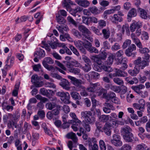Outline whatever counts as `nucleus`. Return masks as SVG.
<instances>
[{
  "label": "nucleus",
  "instance_id": "f257e3e1",
  "mask_svg": "<svg viewBox=\"0 0 150 150\" xmlns=\"http://www.w3.org/2000/svg\"><path fill=\"white\" fill-rule=\"evenodd\" d=\"M56 95L60 97L61 101L64 103L69 104L70 103V96L68 92L63 91H59L56 93Z\"/></svg>",
  "mask_w": 150,
  "mask_h": 150
},
{
  "label": "nucleus",
  "instance_id": "f03ea898",
  "mask_svg": "<svg viewBox=\"0 0 150 150\" xmlns=\"http://www.w3.org/2000/svg\"><path fill=\"white\" fill-rule=\"evenodd\" d=\"M149 62V61L142 60L141 57H139L134 61V64L136 67L140 70L143 69L145 67L148 66Z\"/></svg>",
  "mask_w": 150,
  "mask_h": 150
},
{
  "label": "nucleus",
  "instance_id": "7ed1b4c3",
  "mask_svg": "<svg viewBox=\"0 0 150 150\" xmlns=\"http://www.w3.org/2000/svg\"><path fill=\"white\" fill-rule=\"evenodd\" d=\"M121 137L120 135L114 134L112 136V139L111 140V142L116 146H121L122 145V143L121 140Z\"/></svg>",
  "mask_w": 150,
  "mask_h": 150
},
{
  "label": "nucleus",
  "instance_id": "20e7f679",
  "mask_svg": "<svg viewBox=\"0 0 150 150\" xmlns=\"http://www.w3.org/2000/svg\"><path fill=\"white\" fill-rule=\"evenodd\" d=\"M67 77L71 80V83L77 87L83 88V87L82 86V81L80 79H78L75 77L71 76H68Z\"/></svg>",
  "mask_w": 150,
  "mask_h": 150
},
{
  "label": "nucleus",
  "instance_id": "39448f33",
  "mask_svg": "<svg viewBox=\"0 0 150 150\" xmlns=\"http://www.w3.org/2000/svg\"><path fill=\"white\" fill-rule=\"evenodd\" d=\"M99 84L98 83H91L89 86L86 88V90L91 92H97V90L100 89L99 87Z\"/></svg>",
  "mask_w": 150,
  "mask_h": 150
},
{
  "label": "nucleus",
  "instance_id": "423d86ee",
  "mask_svg": "<svg viewBox=\"0 0 150 150\" xmlns=\"http://www.w3.org/2000/svg\"><path fill=\"white\" fill-rule=\"evenodd\" d=\"M123 138L125 141L127 142H133L138 140L137 137L134 138L132 133H129V134L124 135Z\"/></svg>",
  "mask_w": 150,
  "mask_h": 150
},
{
  "label": "nucleus",
  "instance_id": "0eeeda50",
  "mask_svg": "<svg viewBox=\"0 0 150 150\" xmlns=\"http://www.w3.org/2000/svg\"><path fill=\"white\" fill-rule=\"evenodd\" d=\"M14 60V58L13 57L8 55L5 62V67L6 69H8L12 67L13 65Z\"/></svg>",
  "mask_w": 150,
  "mask_h": 150
},
{
  "label": "nucleus",
  "instance_id": "6e6552de",
  "mask_svg": "<svg viewBox=\"0 0 150 150\" xmlns=\"http://www.w3.org/2000/svg\"><path fill=\"white\" fill-rule=\"evenodd\" d=\"M142 26V23L138 21L136 22L133 21V23L131 24L130 26V29L132 32H134L137 28L138 29L140 28Z\"/></svg>",
  "mask_w": 150,
  "mask_h": 150
},
{
  "label": "nucleus",
  "instance_id": "1a4fd4ad",
  "mask_svg": "<svg viewBox=\"0 0 150 150\" xmlns=\"http://www.w3.org/2000/svg\"><path fill=\"white\" fill-rule=\"evenodd\" d=\"M96 140L94 138H92L91 141H89L88 146L89 150H98V146L95 142Z\"/></svg>",
  "mask_w": 150,
  "mask_h": 150
},
{
  "label": "nucleus",
  "instance_id": "9d476101",
  "mask_svg": "<svg viewBox=\"0 0 150 150\" xmlns=\"http://www.w3.org/2000/svg\"><path fill=\"white\" fill-rule=\"evenodd\" d=\"M111 21L114 24H117L118 22H120L122 21V18L119 16L117 14H114L113 16H111L110 18Z\"/></svg>",
  "mask_w": 150,
  "mask_h": 150
},
{
  "label": "nucleus",
  "instance_id": "9b49d317",
  "mask_svg": "<svg viewBox=\"0 0 150 150\" xmlns=\"http://www.w3.org/2000/svg\"><path fill=\"white\" fill-rule=\"evenodd\" d=\"M104 107L103 108V110L105 113H108L110 112V110H114V108L113 105L110 103L105 102L104 104Z\"/></svg>",
  "mask_w": 150,
  "mask_h": 150
},
{
  "label": "nucleus",
  "instance_id": "f8f14e48",
  "mask_svg": "<svg viewBox=\"0 0 150 150\" xmlns=\"http://www.w3.org/2000/svg\"><path fill=\"white\" fill-rule=\"evenodd\" d=\"M79 30L82 33V35L85 36L86 34L88 35H89L91 34V32L89 30L84 26L80 25L78 27Z\"/></svg>",
  "mask_w": 150,
  "mask_h": 150
},
{
  "label": "nucleus",
  "instance_id": "ddd939ff",
  "mask_svg": "<svg viewBox=\"0 0 150 150\" xmlns=\"http://www.w3.org/2000/svg\"><path fill=\"white\" fill-rule=\"evenodd\" d=\"M60 85L63 88L66 90H69L70 89L69 86L70 84L68 81L65 79H62L60 83Z\"/></svg>",
  "mask_w": 150,
  "mask_h": 150
},
{
  "label": "nucleus",
  "instance_id": "4468645a",
  "mask_svg": "<svg viewBox=\"0 0 150 150\" xmlns=\"http://www.w3.org/2000/svg\"><path fill=\"white\" fill-rule=\"evenodd\" d=\"M55 63L56 64L60 67L62 69L56 67V68L57 70L59 71L60 72L63 74H64L65 75L66 74V72L64 71H66L67 70V68L66 67L59 62L57 60L55 61Z\"/></svg>",
  "mask_w": 150,
  "mask_h": 150
},
{
  "label": "nucleus",
  "instance_id": "2eb2a0df",
  "mask_svg": "<svg viewBox=\"0 0 150 150\" xmlns=\"http://www.w3.org/2000/svg\"><path fill=\"white\" fill-rule=\"evenodd\" d=\"M54 63V61L52 59L49 57H47L45 58L42 62V64L43 66L46 68L50 66L48 64H52Z\"/></svg>",
  "mask_w": 150,
  "mask_h": 150
},
{
  "label": "nucleus",
  "instance_id": "dca6fc26",
  "mask_svg": "<svg viewBox=\"0 0 150 150\" xmlns=\"http://www.w3.org/2000/svg\"><path fill=\"white\" fill-rule=\"evenodd\" d=\"M83 10L82 8L77 6L74 9H71L70 11V13L73 16H77L78 17H79L81 16L80 15L76 14V13L78 12H80Z\"/></svg>",
  "mask_w": 150,
  "mask_h": 150
},
{
  "label": "nucleus",
  "instance_id": "f3484780",
  "mask_svg": "<svg viewBox=\"0 0 150 150\" xmlns=\"http://www.w3.org/2000/svg\"><path fill=\"white\" fill-rule=\"evenodd\" d=\"M130 36L132 40L137 47H140L141 46L142 44L141 42L139 39L137 38L135 33H132Z\"/></svg>",
  "mask_w": 150,
  "mask_h": 150
},
{
  "label": "nucleus",
  "instance_id": "a211bd4d",
  "mask_svg": "<svg viewBox=\"0 0 150 150\" xmlns=\"http://www.w3.org/2000/svg\"><path fill=\"white\" fill-rule=\"evenodd\" d=\"M137 14V10L134 8H132L130 10L127 14V19L129 21L131 20V18L136 16Z\"/></svg>",
  "mask_w": 150,
  "mask_h": 150
},
{
  "label": "nucleus",
  "instance_id": "6ab92c4d",
  "mask_svg": "<svg viewBox=\"0 0 150 150\" xmlns=\"http://www.w3.org/2000/svg\"><path fill=\"white\" fill-rule=\"evenodd\" d=\"M145 87V86L144 85L140 84L136 86H132L131 88L133 90L139 95L142 91L141 90L144 88Z\"/></svg>",
  "mask_w": 150,
  "mask_h": 150
},
{
  "label": "nucleus",
  "instance_id": "aec40b11",
  "mask_svg": "<svg viewBox=\"0 0 150 150\" xmlns=\"http://www.w3.org/2000/svg\"><path fill=\"white\" fill-rule=\"evenodd\" d=\"M132 129L128 126H126L122 127L120 130L123 136L125 135L129 134V133H132Z\"/></svg>",
  "mask_w": 150,
  "mask_h": 150
},
{
  "label": "nucleus",
  "instance_id": "412c9836",
  "mask_svg": "<svg viewBox=\"0 0 150 150\" xmlns=\"http://www.w3.org/2000/svg\"><path fill=\"white\" fill-rule=\"evenodd\" d=\"M75 1L79 5L84 7L88 6L90 4L89 1L87 0H75Z\"/></svg>",
  "mask_w": 150,
  "mask_h": 150
},
{
  "label": "nucleus",
  "instance_id": "4be33fe9",
  "mask_svg": "<svg viewBox=\"0 0 150 150\" xmlns=\"http://www.w3.org/2000/svg\"><path fill=\"white\" fill-rule=\"evenodd\" d=\"M56 28L59 32L63 33L64 31H67L69 29L67 26L66 25H57Z\"/></svg>",
  "mask_w": 150,
  "mask_h": 150
},
{
  "label": "nucleus",
  "instance_id": "5701e85b",
  "mask_svg": "<svg viewBox=\"0 0 150 150\" xmlns=\"http://www.w3.org/2000/svg\"><path fill=\"white\" fill-rule=\"evenodd\" d=\"M79 131L80 132V133L77 132V134L79 137H80L81 136L82 134H83L82 137L83 139L84 140H86L88 138V135L87 134H86V132L84 130V129L82 127H80L79 128Z\"/></svg>",
  "mask_w": 150,
  "mask_h": 150
},
{
  "label": "nucleus",
  "instance_id": "b1692460",
  "mask_svg": "<svg viewBox=\"0 0 150 150\" xmlns=\"http://www.w3.org/2000/svg\"><path fill=\"white\" fill-rule=\"evenodd\" d=\"M102 33L103 35V38L107 39L109 38L110 35V31L108 28H104L102 30Z\"/></svg>",
  "mask_w": 150,
  "mask_h": 150
},
{
  "label": "nucleus",
  "instance_id": "393cba45",
  "mask_svg": "<svg viewBox=\"0 0 150 150\" xmlns=\"http://www.w3.org/2000/svg\"><path fill=\"white\" fill-rule=\"evenodd\" d=\"M66 136L68 138L72 139L75 143L77 142L78 141V139L76 134L73 132L68 133Z\"/></svg>",
  "mask_w": 150,
  "mask_h": 150
},
{
  "label": "nucleus",
  "instance_id": "a878e982",
  "mask_svg": "<svg viewBox=\"0 0 150 150\" xmlns=\"http://www.w3.org/2000/svg\"><path fill=\"white\" fill-rule=\"evenodd\" d=\"M45 54V51L42 49H40L35 53L34 56L40 58L44 57Z\"/></svg>",
  "mask_w": 150,
  "mask_h": 150
},
{
  "label": "nucleus",
  "instance_id": "bb28decb",
  "mask_svg": "<svg viewBox=\"0 0 150 150\" xmlns=\"http://www.w3.org/2000/svg\"><path fill=\"white\" fill-rule=\"evenodd\" d=\"M69 115L70 117L73 119L71 120V122H76L78 124H81V121L76 116L74 112H71L70 113Z\"/></svg>",
  "mask_w": 150,
  "mask_h": 150
},
{
  "label": "nucleus",
  "instance_id": "cd10ccee",
  "mask_svg": "<svg viewBox=\"0 0 150 150\" xmlns=\"http://www.w3.org/2000/svg\"><path fill=\"white\" fill-rule=\"evenodd\" d=\"M127 61V59L125 58H123L122 59L120 63V69L123 70H125L127 69V64L126 62Z\"/></svg>",
  "mask_w": 150,
  "mask_h": 150
},
{
  "label": "nucleus",
  "instance_id": "c85d7f7f",
  "mask_svg": "<svg viewBox=\"0 0 150 150\" xmlns=\"http://www.w3.org/2000/svg\"><path fill=\"white\" fill-rule=\"evenodd\" d=\"M111 128L105 124L103 128V131L108 136H110L111 134Z\"/></svg>",
  "mask_w": 150,
  "mask_h": 150
},
{
  "label": "nucleus",
  "instance_id": "c756f323",
  "mask_svg": "<svg viewBox=\"0 0 150 150\" xmlns=\"http://www.w3.org/2000/svg\"><path fill=\"white\" fill-rule=\"evenodd\" d=\"M139 10L140 16L142 18L147 19V14L146 11L141 8H139Z\"/></svg>",
  "mask_w": 150,
  "mask_h": 150
},
{
  "label": "nucleus",
  "instance_id": "7c9ffc66",
  "mask_svg": "<svg viewBox=\"0 0 150 150\" xmlns=\"http://www.w3.org/2000/svg\"><path fill=\"white\" fill-rule=\"evenodd\" d=\"M56 19L57 22L60 24H63L65 23V20L59 13L56 14Z\"/></svg>",
  "mask_w": 150,
  "mask_h": 150
},
{
  "label": "nucleus",
  "instance_id": "2f4dec72",
  "mask_svg": "<svg viewBox=\"0 0 150 150\" xmlns=\"http://www.w3.org/2000/svg\"><path fill=\"white\" fill-rule=\"evenodd\" d=\"M72 34L76 38L80 39L81 38L82 36L81 33L77 30L73 29L71 30Z\"/></svg>",
  "mask_w": 150,
  "mask_h": 150
},
{
  "label": "nucleus",
  "instance_id": "473e14b6",
  "mask_svg": "<svg viewBox=\"0 0 150 150\" xmlns=\"http://www.w3.org/2000/svg\"><path fill=\"white\" fill-rule=\"evenodd\" d=\"M118 77H126L127 76V72L122 71L120 69H115Z\"/></svg>",
  "mask_w": 150,
  "mask_h": 150
},
{
  "label": "nucleus",
  "instance_id": "72a5a7b5",
  "mask_svg": "<svg viewBox=\"0 0 150 150\" xmlns=\"http://www.w3.org/2000/svg\"><path fill=\"white\" fill-rule=\"evenodd\" d=\"M115 57V54L110 53L108 58L106 62L107 64L108 65H111L112 64L113 61V59Z\"/></svg>",
  "mask_w": 150,
  "mask_h": 150
},
{
  "label": "nucleus",
  "instance_id": "f704fd0d",
  "mask_svg": "<svg viewBox=\"0 0 150 150\" xmlns=\"http://www.w3.org/2000/svg\"><path fill=\"white\" fill-rule=\"evenodd\" d=\"M90 58L92 60L96 62L98 64L100 65L101 64V59L98 57V55L91 56Z\"/></svg>",
  "mask_w": 150,
  "mask_h": 150
},
{
  "label": "nucleus",
  "instance_id": "c9c22d12",
  "mask_svg": "<svg viewBox=\"0 0 150 150\" xmlns=\"http://www.w3.org/2000/svg\"><path fill=\"white\" fill-rule=\"evenodd\" d=\"M48 43L52 48L55 49L57 47V44L58 43V40L56 38H54L53 41H52L51 42L49 41Z\"/></svg>",
  "mask_w": 150,
  "mask_h": 150
},
{
  "label": "nucleus",
  "instance_id": "e433bc0d",
  "mask_svg": "<svg viewBox=\"0 0 150 150\" xmlns=\"http://www.w3.org/2000/svg\"><path fill=\"white\" fill-rule=\"evenodd\" d=\"M140 69L134 67L133 70H130L128 71V73L132 76H135L138 74L140 71Z\"/></svg>",
  "mask_w": 150,
  "mask_h": 150
},
{
  "label": "nucleus",
  "instance_id": "4c0bfd02",
  "mask_svg": "<svg viewBox=\"0 0 150 150\" xmlns=\"http://www.w3.org/2000/svg\"><path fill=\"white\" fill-rule=\"evenodd\" d=\"M125 54L128 57L132 56L135 57L137 53L136 52H132L129 49H127L125 51Z\"/></svg>",
  "mask_w": 150,
  "mask_h": 150
},
{
  "label": "nucleus",
  "instance_id": "58836bf2",
  "mask_svg": "<svg viewBox=\"0 0 150 150\" xmlns=\"http://www.w3.org/2000/svg\"><path fill=\"white\" fill-rule=\"evenodd\" d=\"M88 10L91 13L94 14H97L100 13V11L95 6L89 8Z\"/></svg>",
  "mask_w": 150,
  "mask_h": 150
},
{
  "label": "nucleus",
  "instance_id": "ea45409f",
  "mask_svg": "<svg viewBox=\"0 0 150 150\" xmlns=\"http://www.w3.org/2000/svg\"><path fill=\"white\" fill-rule=\"evenodd\" d=\"M139 48V52L142 54L146 53L149 52L150 51L149 49L146 47H142V44H141V46L140 47H138Z\"/></svg>",
  "mask_w": 150,
  "mask_h": 150
},
{
  "label": "nucleus",
  "instance_id": "a19ab883",
  "mask_svg": "<svg viewBox=\"0 0 150 150\" xmlns=\"http://www.w3.org/2000/svg\"><path fill=\"white\" fill-rule=\"evenodd\" d=\"M71 97L74 99L76 100L77 99L79 100L81 99L79 94L76 92H72L70 93Z\"/></svg>",
  "mask_w": 150,
  "mask_h": 150
},
{
  "label": "nucleus",
  "instance_id": "79ce46f5",
  "mask_svg": "<svg viewBox=\"0 0 150 150\" xmlns=\"http://www.w3.org/2000/svg\"><path fill=\"white\" fill-rule=\"evenodd\" d=\"M81 70L80 69L76 68H73L69 69V72L76 75H79Z\"/></svg>",
  "mask_w": 150,
  "mask_h": 150
},
{
  "label": "nucleus",
  "instance_id": "37998d69",
  "mask_svg": "<svg viewBox=\"0 0 150 150\" xmlns=\"http://www.w3.org/2000/svg\"><path fill=\"white\" fill-rule=\"evenodd\" d=\"M57 105L55 103L53 102L52 103H47L45 106L47 109L50 110H51L57 106Z\"/></svg>",
  "mask_w": 150,
  "mask_h": 150
},
{
  "label": "nucleus",
  "instance_id": "c03bdc74",
  "mask_svg": "<svg viewBox=\"0 0 150 150\" xmlns=\"http://www.w3.org/2000/svg\"><path fill=\"white\" fill-rule=\"evenodd\" d=\"M91 78L93 79H97L99 78V74L97 72L92 71L89 73Z\"/></svg>",
  "mask_w": 150,
  "mask_h": 150
},
{
  "label": "nucleus",
  "instance_id": "a18cd8bd",
  "mask_svg": "<svg viewBox=\"0 0 150 150\" xmlns=\"http://www.w3.org/2000/svg\"><path fill=\"white\" fill-rule=\"evenodd\" d=\"M71 123L72 124L71 127L73 129V131L74 132H76L78 130L79 128H78V126L81 124H79L78 123L74 122Z\"/></svg>",
  "mask_w": 150,
  "mask_h": 150
},
{
  "label": "nucleus",
  "instance_id": "49530a36",
  "mask_svg": "<svg viewBox=\"0 0 150 150\" xmlns=\"http://www.w3.org/2000/svg\"><path fill=\"white\" fill-rule=\"evenodd\" d=\"M113 81L117 84L122 85L124 84L123 81L120 78L118 77H115L113 79Z\"/></svg>",
  "mask_w": 150,
  "mask_h": 150
},
{
  "label": "nucleus",
  "instance_id": "de8ad7c7",
  "mask_svg": "<svg viewBox=\"0 0 150 150\" xmlns=\"http://www.w3.org/2000/svg\"><path fill=\"white\" fill-rule=\"evenodd\" d=\"M100 121L105 122L107 121L109 119V115H102L100 116L99 117Z\"/></svg>",
  "mask_w": 150,
  "mask_h": 150
},
{
  "label": "nucleus",
  "instance_id": "09e8293b",
  "mask_svg": "<svg viewBox=\"0 0 150 150\" xmlns=\"http://www.w3.org/2000/svg\"><path fill=\"white\" fill-rule=\"evenodd\" d=\"M56 108L54 109L51 112L54 115H58L59 113V110L61 108V106L59 105H57Z\"/></svg>",
  "mask_w": 150,
  "mask_h": 150
},
{
  "label": "nucleus",
  "instance_id": "8fccbe9b",
  "mask_svg": "<svg viewBox=\"0 0 150 150\" xmlns=\"http://www.w3.org/2000/svg\"><path fill=\"white\" fill-rule=\"evenodd\" d=\"M146 147V145L144 143L137 145L135 148V150H144Z\"/></svg>",
  "mask_w": 150,
  "mask_h": 150
},
{
  "label": "nucleus",
  "instance_id": "3c124183",
  "mask_svg": "<svg viewBox=\"0 0 150 150\" xmlns=\"http://www.w3.org/2000/svg\"><path fill=\"white\" fill-rule=\"evenodd\" d=\"M74 45L78 48H81V47L84 45V43L80 40H78L77 41H75L74 42Z\"/></svg>",
  "mask_w": 150,
  "mask_h": 150
},
{
  "label": "nucleus",
  "instance_id": "603ef678",
  "mask_svg": "<svg viewBox=\"0 0 150 150\" xmlns=\"http://www.w3.org/2000/svg\"><path fill=\"white\" fill-rule=\"evenodd\" d=\"M131 41L129 39H127L124 42L122 45V48L123 49H125L128 46H129L131 44Z\"/></svg>",
  "mask_w": 150,
  "mask_h": 150
},
{
  "label": "nucleus",
  "instance_id": "864d4df0",
  "mask_svg": "<svg viewBox=\"0 0 150 150\" xmlns=\"http://www.w3.org/2000/svg\"><path fill=\"white\" fill-rule=\"evenodd\" d=\"M23 127L24 129V132H28L29 129H31L32 127L30 125L25 122L24 124Z\"/></svg>",
  "mask_w": 150,
  "mask_h": 150
},
{
  "label": "nucleus",
  "instance_id": "5fc2aeb1",
  "mask_svg": "<svg viewBox=\"0 0 150 150\" xmlns=\"http://www.w3.org/2000/svg\"><path fill=\"white\" fill-rule=\"evenodd\" d=\"M81 114L82 117L85 119L89 116H91L92 113L89 111H85L82 112Z\"/></svg>",
  "mask_w": 150,
  "mask_h": 150
},
{
  "label": "nucleus",
  "instance_id": "6e6d98bb",
  "mask_svg": "<svg viewBox=\"0 0 150 150\" xmlns=\"http://www.w3.org/2000/svg\"><path fill=\"white\" fill-rule=\"evenodd\" d=\"M90 96L91 98V101L92 103V106H93V107H95L97 101L95 99V98L96 97V96L95 94L93 93L92 94H91Z\"/></svg>",
  "mask_w": 150,
  "mask_h": 150
},
{
  "label": "nucleus",
  "instance_id": "4d7b16f0",
  "mask_svg": "<svg viewBox=\"0 0 150 150\" xmlns=\"http://www.w3.org/2000/svg\"><path fill=\"white\" fill-rule=\"evenodd\" d=\"M99 146L101 150H106V146L104 141L100 140L99 142Z\"/></svg>",
  "mask_w": 150,
  "mask_h": 150
},
{
  "label": "nucleus",
  "instance_id": "13d9d810",
  "mask_svg": "<svg viewBox=\"0 0 150 150\" xmlns=\"http://www.w3.org/2000/svg\"><path fill=\"white\" fill-rule=\"evenodd\" d=\"M115 123V120H112L106 122L105 124L111 128V127H116Z\"/></svg>",
  "mask_w": 150,
  "mask_h": 150
},
{
  "label": "nucleus",
  "instance_id": "bf43d9fd",
  "mask_svg": "<svg viewBox=\"0 0 150 150\" xmlns=\"http://www.w3.org/2000/svg\"><path fill=\"white\" fill-rule=\"evenodd\" d=\"M101 67L104 70L108 72H111L113 71L112 69L110 67L104 65H102Z\"/></svg>",
  "mask_w": 150,
  "mask_h": 150
},
{
  "label": "nucleus",
  "instance_id": "052dcab7",
  "mask_svg": "<svg viewBox=\"0 0 150 150\" xmlns=\"http://www.w3.org/2000/svg\"><path fill=\"white\" fill-rule=\"evenodd\" d=\"M85 120L86 122L91 124L95 122L96 121V119L93 117H91L90 118L88 116L85 118Z\"/></svg>",
  "mask_w": 150,
  "mask_h": 150
},
{
  "label": "nucleus",
  "instance_id": "680f3d73",
  "mask_svg": "<svg viewBox=\"0 0 150 150\" xmlns=\"http://www.w3.org/2000/svg\"><path fill=\"white\" fill-rule=\"evenodd\" d=\"M40 80V78L36 74L33 75L31 77V81L34 84Z\"/></svg>",
  "mask_w": 150,
  "mask_h": 150
},
{
  "label": "nucleus",
  "instance_id": "e2e57ef3",
  "mask_svg": "<svg viewBox=\"0 0 150 150\" xmlns=\"http://www.w3.org/2000/svg\"><path fill=\"white\" fill-rule=\"evenodd\" d=\"M120 149V150H131L132 147L130 145L126 144L123 145Z\"/></svg>",
  "mask_w": 150,
  "mask_h": 150
},
{
  "label": "nucleus",
  "instance_id": "0e129e2a",
  "mask_svg": "<svg viewBox=\"0 0 150 150\" xmlns=\"http://www.w3.org/2000/svg\"><path fill=\"white\" fill-rule=\"evenodd\" d=\"M41 65L40 64H35L33 66V70L35 71H39L40 69L42 71H43L41 69Z\"/></svg>",
  "mask_w": 150,
  "mask_h": 150
},
{
  "label": "nucleus",
  "instance_id": "69168bd1",
  "mask_svg": "<svg viewBox=\"0 0 150 150\" xmlns=\"http://www.w3.org/2000/svg\"><path fill=\"white\" fill-rule=\"evenodd\" d=\"M120 48V46L119 44L115 43L111 47V49L113 51H117Z\"/></svg>",
  "mask_w": 150,
  "mask_h": 150
},
{
  "label": "nucleus",
  "instance_id": "338daca9",
  "mask_svg": "<svg viewBox=\"0 0 150 150\" xmlns=\"http://www.w3.org/2000/svg\"><path fill=\"white\" fill-rule=\"evenodd\" d=\"M116 96L115 94L113 92L108 93L107 95L106 99L108 100H112Z\"/></svg>",
  "mask_w": 150,
  "mask_h": 150
},
{
  "label": "nucleus",
  "instance_id": "774afa93",
  "mask_svg": "<svg viewBox=\"0 0 150 150\" xmlns=\"http://www.w3.org/2000/svg\"><path fill=\"white\" fill-rule=\"evenodd\" d=\"M86 72H88L91 69L90 64H85L83 67L82 66L81 68Z\"/></svg>",
  "mask_w": 150,
  "mask_h": 150
}]
</instances>
